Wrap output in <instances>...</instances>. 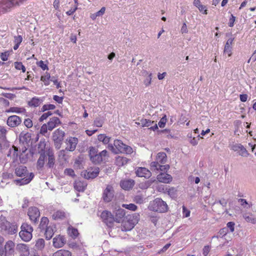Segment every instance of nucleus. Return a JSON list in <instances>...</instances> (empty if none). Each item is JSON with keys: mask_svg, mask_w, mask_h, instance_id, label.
<instances>
[{"mask_svg": "<svg viewBox=\"0 0 256 256\" xmlns=\"http://www.w3.org/2000/svg\"><path fill=\"white\" fill-rule=\"evenodd\" d=\"M15 174L18 176L24 177L15 180L16 184H19L20 186L28 184L34 176V174L32 172L28 173L26 167L24 166H20L16 168Z\"/></svg>", "mask_w": 256, "mask_h": 256, "instance_id": "f257e3e1", "label": "nucleus"}, {"mask_svg": "<svg viewBox=\"0 0 256 256\" xmlns=\"http://www.w3.org/2000/svg\"><path fill=\"white\" fill-rule=\"evenodd\" d=\"M0 228L6 234H13L17 232L18 226L8 222L2 216H0Z\"/></svg>", "mask_w": 256, "mask_h": 256, "instance_id": "f03ea898", "label": "nucleus"}, {"mask_svg": "<svg viewBox=\"0 0 256 256\" xmlns=\"http://www.w3.org/2000/svg\"><path fill=\"white\" fill-rule=\"evenodd\" d=\"M148 208L150 210L159 212H164L168 210V206L166 202L162 199L156 198L150 202Z\"/></svg>", "mask_w": 256, "mask_h": 256, "instance_id": "7ed1b4c3", "label": "nucleus"}, {"mask_svg": "<svg viewBox=\"0 0 256 256\" xmlns=\"http://www.w3.org/2000/svg\"><path fill=\"white\" fill-rule=\"evenodd\" d=\"M21 230L19 232L20 238L24 242H29L32 238V227L27 223H24L20 227Z\"/></svg>", "mask_w": 256, "mask_h": 256, "instance_id": "20e7f679", "label": "nucleus"}, {"mask_svg": "<svg viewBox=\"0 0 256 256\" xmlns=\"http://www.w3.org/2000/svg\"><path fill=\"white\" fill-rule=\"evenodd\" d=\"M139 215L134 214L126 217V221L123 222V226L125 230H130L138 224L139 220Z\"/></svg>", "mask_w": 256, "mask_h": 256, "instance_id": "39448f33", "label": "nucleus"}, {"mask_svg": "<svg viewBox=\"0 0 256 256\" xmlns=\"http://www.w3.org/2000/svg\"><path fill=\"white\" fill-rule=\"evenodd\" d=\"M102 221L108 226H113L114 222V216L108 210L103 211L100 215Z\"/></svg>", "mask_w": 256, "mask_h": 256, "instance_id": "423d86ee", "label": "nucleus"}, {"mask_svg": "<svg viewBox=\"0 0 256 256\" xmlns=\"http://www.w3.org/2000/svg\"><path fill=\"white\" fill-rule=\"evenodd\" d=\"M100 172V169L98 167H93L88 168L82 172V175L86 179H93L96 178Z\"/></svg>", "mask_w": 256, "mask_h": 256, "instance_id": "0eeeda50", "label": "nucleus"}, {"mask_svg": "<svg viewBox=\"0 0 256 256\" xmlns=\"http://www.w3.org/2000/svg\"><path fill=\"white\" fill-rule=\"evenodd\" d=\"M136 123L142 127H150L148 129L154 131L158 129L156 123L154 121H152L149 120L142 118L139 122H136Z\"/></svg>", "mask_w": 256, "mask_h": 256, "instance_id": "6e6552de", "label": "nucleus"}, {"mask_svg": "<svg viewBox=\"0 0 256 256\" xmlns=\"http://www.w3.org/2000/svg\"><path fill=\"white\" fill-rule=\"evenodd\" d=\"M114 196V190L111 186H108L103 192L102 198L104 202H111Z\"/></svg>", "mask_w": 256, "mask_h": 256, "instance_id": "1a4fd4ad", "label": "nucleus"}, {"mask_svg": "<svg viewBox=\"0 0 256 256\" xmlns=\"http://www.w3.org/2000/svg\"><path fill=\"white\" fill-rule=\"evenodd\" d=\"M28 214L32 221L34 224H36L38 222V219L40 216V212L37 208H28Z\"/></svg>", "mask_w": 256, "mask_h": 256, "instance_id": "9d476101", "label": "nucleus"}, {"mask_svg": "<svg viewBox=\"0 0 256 256\" xmlns=\"http://www.w3.org/2000/svg\"><path fill=\"white\" fill-rule=\"evenodd\" d=\"M65 143L66 145V148L70 152H74L78 143V139L75 137H70L66 140Z\"/></svg>", "mask_w": 256, "mask_h": 256, "instance_id": "9b49d317", "label": "nucleus"}, {"mask_svg": "<svg viewBox=\"0 0 256 256\" xmlns=\"http://www.w3.org/2000/svg\"><path fill=\"white\" fill-rule=\"evenodd\" d=\"M232 150L238 152V154L244 157H248L249 155L246 148L240 144H236L232 146Z\"/></svg>", "mask_w": 256, "mask_h": 256, "instance_id": "f8f14e48", "label": "nucleus"}, {"mask_svg": "<svg viewBox=\"0 0 256 256\" xmlns=\"http://www.w3.org/2000/svg\"><path fill=\"white\" fill-rule=\"evenodd\" d=\"M21 122V118L16 115L10 116L7 120V124L11 128L16 127L20 125Z\"/></svg>", "mask_w": 256, "mask_h": 256, "instance_id": "ddd939ff", "label": "nucleus"}, {"mask_svg": "<svg viewBox=\"0 0 256 256\" xmlns=\"http://www.w3.org/2000/svg\"><path fill=\"white\" fill-rule=\"evenodd\" d=\"M137 176L148 178L152 176L151 172L145 168H138L136 172Z\"/></svg>", "mask_w": 256, "mask_h": 256, "instance_id": "4468645a", "label": "nucleus"}, {"mask_svg": "<svg viewBox=\"0 0 256 256\" xmlns=\"http://www.w3.org/2000/svg\"><path fill=\"white\" fill-rule=\"evenodd\" d=\"M66 243L65 238L63 236L58 235L53 239V246L55 248H60L64 246Z\"/></svg>", "mask_w": 256, "mask_h": 256, "instance_id": "2eb2a0df", "label": "nucleus"}, {"mask_svg": "<svg viewBox=\"0 0 256 256\" xmlns=\"http://www.w3.org/2000/svg\"><path fill=\"white\" fill-rule=\"evenodd\" d=\"M14 243L12 240L7 242L4 246V249L6 251L5 256H8L12 255L14 252Z\"/></svg>", "mask_w": 256, "mask_h": 256, "instance_id": "dca6fc26", "label": "nucleus"}, {"mask_svg": "<svg viewBox=\"0 0 256 256\" xmlns=\"http://www.w3.org/2000/svg\"><path fill=\"white\" fill-rule=\"evenodd\" d=\"M126 214L125 210L122 208H119L116 211L115 216L114 217V222L117 223L122 222V219Z\"/></svg>", "mask_w": 256, "mask_h": 256, "instance_id": "f3484780", "label": "nucleus"}, {"mask_svg": "<svg viewBox=\"0 0 256 256\" xmlns=\"http://www.w3.org/2000/svg\"><path fill=\"white\" fill-rule=\"evenodd\" d=\"M158 180L161 182L168 183L172 180V177L170 175L165 173L162 172L157 176Z\"/></svg>", "mask_w": 256, "mask_h": 256, "instance_id": "a211bd4d", "label": "nucleus"}, {"mask_svg": "<svg viewBox=\"0 0 256 256\" xmlns=\"http://www.w3.org/2000/svg\"><path fill=\"white\" fill-rule=\"evenodd\" d=\"M134 184V181L132 180H124L120 182L121 188L125 190H129L132 188Z\"/></svg>", "mask_w": 256, "mask_h": 256, "instance_id": "6ab92c4d", "label": "nucleus"}, {"mask_svg": "<svg viewBox=\"0 0 256 256\" xmlns=\"http://www.w3.org/2000/svg\"><path fill=\"white\" fill-rule=\"evenodd\" d=\"M46 146V142L45 140H41L38 144L37 148H36V152L40 154V155L42 154H45V148ZM32 154H34L35 152H32Z\"/></svg>", "mask_w": 256, "mask_h": 256, "instance_id": "aec40b11", "label": "nucleus"}, {"mask_svg": "<svg viewBox=\"0 0 256 256\" xmlns=\"http://www.w3.org/2000/svg\"><path fill=\"white\" fill-rule=\"evenodd\" d=\"M60 122L57 117H53L51 118L48 122L47 126L49 130H52L56 126L60 124Z\"/></svg>", "mask_w": 256, "mask_h": 256, "instance_id": "412c9836", "label": "nucleus"}, {"mask_svg": "<svg viewBox=\"0 0 256 256\" xmlns=\"http://www.w3.org/2000/svg\"><path fill=\"white\" fill-rule=\"evenodd\" d=\"M54 228H56L54 226L50 225L48 227L42 231L44 232V234L46 239L49 240L52 238L54 234Z\"/></svg>", "mask_w": 256, "mask_h": 256, "instance_id": "4be33fe9", "label": "nucleus"}, {"mask_svg": "<svg viewBox=\"0 0 256 256\" xmlns=\"http://www.w3.org/2000/svg\"><path fill=\"white\" fill-rule=\"evenodd\" d=\"M233 40V38H230L229 39H228L224 46V53L225 54H228V56H230L232 54V48L231 46V45L232 43Z\"/></svg>", "mask_w": 256, "mask_h": 256, "instance_id": "5701e85b", "label": "nucleus"}, {"mask_svg": "<svg viewBox=\"0 0 256 256\" xmlns=\"http://www.w3.org/2000/svg\"><path fill=\"white\" fill-rule=\"evenodd\" d=\"M144 194L142 192H138L134 196H133V202L138 204H142L144 202Z\"/></svg>", "mask_w": 256, "mask_h": 256, "instance_id": "b1692460", "label": "nucleus"}, {"mask_svg": "<svg viewBox=\"0 0 256 256\" xmlns=\"http://www.w3.org/2000/svg\"><path fill=\"white\" fill-rule=\"evenodd\" d=\"M114 145L116 147V150L118 152V153L119 152H124L126 144H124L121 140H115L114 142Z\"/></svg>", "mask_w": 256, "mask_h": 256, "instance_id": "393cba45", "label": "nucleus"}, {"mask_svg": "<svg viewBox=\"0 0 256 256\" xmlns=\"http://www.w3.org/2000/svg\"><path fill=\"white\" fill-rule=\"evenodd\" d=\"M10 146L9 142L6 140L5 136H0V150L1 151L7 149Z\"/></svg>", "mask_w": 256, "mask_h": 256, "instance_id": "a878e982", "label": "nucleus"}, {"mask_svg": "<svg viewBox=\"0 0 256 256\" xmlns=\"http://www.w3.org/2000/svg\"><path fill=\"white\" fill-rule=\"evenodd\" d=\"M49 224V220L48 218L43 216L40 222V224L38 226V228L40 229V231L42 232L44 229H46L47 227H48Z\"/></svg>", "mask_w": 256, "mask_h": 256, "instance_id": "bb28decb", "label": "nucleus"}, {"mask_svg": "<svg viewBox=\"0 0 256 256\" xmlns=\"http://www.w3.org/2000/svg\"><path fill=\"white\" fill-rule=\"evenodd\" d=\"M69 152H70L69 150H66V148L64 150H60L58 154V157L64 161H66L70 157Z\"/></svg>", "mask_w": 256, "mask_h": 256, "instance_id": "cd10ccee", "label": "nucleus"}, {"mask_svg": "<svg viewBox=\"0 0 256 256\" xmlns=\"http://www.w3.org/2000/svg\"><path fill=\"white\" fill-rule=\"evenodd\" d=\"M16 250H18L20 254H29L28 246L23 244H19L16 246Z\"/></svg>", "mask_w": 256, "mask_h": 256, "instance_id": "c85d7f7f", "label": "nucleus"}, {"mask_svg": "<svg viewBox=\"0 0 256 256\" xmlns=\"http://www.w3.org/2000/svg\"><path fill=\"white\" fill-rule=\"evenodd\" d=\"M128 161L126 158L118 156L116 158V164L118 166H122L126 164Z\"/></svg>", "mask_w": 256, "mask_h": 256, "instance_id": "c756f323", "label": "nucleus"}, {"mask_svg": "<svg viewBox=\"0 0 256 256\" xmlns=\"http://www.w3.org/2000/svg\"><path fill=\"white\" fill-rule=\"evenodd\" d=\"M65 215L64 212L58 210L53 214L52 218L54 220H62L65 218Z\"/></svg>", "mask_w": 256, "mask_h": 256, "instance_id": "7c9ffc66", "label": "nucleus"}, {"mask_svg": "<svg viewBox=\"0 0 256 256\" xmlns=\"http://www.w3.org/2000/svg\"><path fill=\"white\" fill-rule=\"evenodd\" d=\"M86 185L84 182L80 180L76 181L74 184V188L78 192L84 191V190L86 188Z\"/></svg>", "mask_w": 256, "mask_h": 256, "instance_id": "2f4dec72", "label": "nucleus"}, {"mask_svg": "<svg viewBox=\"0 0 256 256\" xmlns=\"http://www.w3.org/2000/svg\"><path fill=\"white\" fill-rule=\"evenodd\" d=\"M20 139L22 142L28 144L31 140V134L29 132L26 134L22 132L20 135Z\"/></svg>", "mask_w": 256, "mask_h": 256, "instance_id": "473e14b6", "label": "nucleus"}, {"mask_svg": "<svg viewBox=\"0 0 256 256\" xmlns=\"http://www.w3.org/2000/svg\"><path fill=\"white\" fill-rule=\"evenodd\" d=\"M166 155L164 152H159L158 154L156 160L161 164H164L166 162Z\"/></svg>", "mask_w": 256, "mask_h": 256, "instance_id": "72a5a7b5", "label": "nucleus"}, {"mask_svg": "<svg viewBox=\"0 0 256 256\" xmlns=\"http://www.w3.org/2000/svg\"><path fill=\"white\" fill-rule=\"evenodd\" d=\"M6 112H15V113H24L26 112V110L22 108L18 107H11L9 109L6 110Z\"/></svg>", "mask_w": 256, "mask_h": 256, "instance_id": "f704fd0d", "label": "nucleus"}, {"mask_svg": "<svg viewBox=\"0 0 256 256\" xmlns=\"http://www.w3.org/2000/svg\"><path fill=\"white\" fill-rule=\"evenodd\" d=\"M243 218L248 222H250L252 224H256V218L252 214H244L243 215Z\"/></svg>", "mask_w": 256, "mask_h": 256, "instance_id": "c9c22d12", "label": "nucleus"}, {"mask_svg": "<svg viewBox=\"0 0 256 256\" xmlns=\"http://www.w3.org/2000/svg\"><path fill=\"white\" fill-rule=\"evenodd\" d=\"M53 256H72V254L68 250L62 249L55 252Z\"/></svg>", "mask_w": 256, "mask_h": 256, "instance_id": "e433bc0d", "label": "nucleus"}, {"mask_svg": "<svg viewBox=\"0 0 256 256\" xmlns=\"http://www.w3.org/2000/svg\"><path fill=\"white\" fill-rule=\"evenodd\" d=\"M64 132L62 130H56L52 136L53 139H60L64 140Z\"/></svg>", "mask_w": 256, "mask_h": 256, "instance_id": "4c0bfd02", "label": "nucleus"}, {"mask_svg": "<svg viewBox=\"0 0 256 256\" xmlns=\"http://www.w3.org/2000/svg\"><path fill=\"white\" fill-rule=\"evenodd\" d=\"M42 99L33 98L30 101L28 102V105L31 106H38L42 102Z\"/></svg>", "mask_w": 256, "mask_h": 256, "instance_id": "58836bf2", "label": "nucleus"}, {"mask_svg": "<svg viewBox=\"0 0 256 256\" xmlns=\"http://www.w3.org/2000/svg\"><path fill=\"white\" fill-rule=\"evenodd\" d=\"M90 160L94 164H98L103 160V158H102L100 155L98 153L90 158Z\"/></svg>", "mask_w": 256, "mask_h": 256, "instance_id": "ea45409f", "label": "nucleus"}, {"mask_svg": "<svg viewBox=\"0 0 256 256\" xmlns=\"http://www.w3.org/2000/svg\"><path fill=\"white\" fill-rule=\"evenodd\" d=\"M48 162L47 166L50 168H52L55 163V158L53 154H48Z\"/></svg>", "mask_w": 256, "mask_h": 256, "instance_id": "a19ab883", "label": "nucleus"}, {"mask_svg": "<svg viewBox=\"0 0 256 256\" xmlns=\"http://www.w3.org/2000/svg\"><path fill=\"white\" fill-rule=\"evenodd\" d=\"M46 157V155L44 154H42L40 155L37 162V166L39 168H42L44 166Z\"/></svg>", "mask_w": 256, "mask_h": 256, "instance_id": "79ce46f5", "label": "nucleus"}, {"mask_svg": "<svg viewBox=\"0 0 256 256\" xmlns=\"http://www.w3.org/2000/svg\"><path fill=\"white\" fill-rule=\"evenodd\" d=\"M84 158L82 156H79L75 160L74 166L77 168H80L82 167Z\"/></svg>", "mask_w": 256, "mask_h": 256, "instance_id": "37998d69", "label": "nucleus"}, {"mask_svg": "<svg viewBox=\"0 0 256 256\" xmlns=\"http://www.w3.org/2000/svg\"><path fill=\"white\" fill-rule=\"evenodd\" d=\"M98 138L99 141L102 142L104 144H108L110 139V138L103 134H99L98 136Z\"/></svg>", "mask_w": 256, "mask_h": 256, "instance_id": "c03bdc74", "label": "nucleus"}, {"mask_svg": "<svg viewBox=\"0 0 256 256\" xmlns=\"http://www.w3.org/2000/svg\"><path fill=\"white\" fill-rule=\"evenodd\" d=\"M36 247L38 250H42L45 246L44 240L43 238H39L36 242Z\"/></svg>", "mask_w": 256, "mask_h": 256, "instance_id": "a18cd8bd", "label": "nucleus"}, {"mask_svg": "<svg viewBox=\"0 0 256 256\" xmlns=\"http://www.w3.org/2000/svg\"><path fill=\"white\" fill-rule=\"evenodd\" d=\"M161 164L156 160L151 162L150 164V169L152 170H159Z\"/></svg>", "mask_w": 256, "mask_h": 256, "instance_id": "49530a36", "label": "nucleus"}, {"mask_svg": "<svg viewBox=\"0 0 256 256\" xmlns=\"http://www.w3.org/2000/svg\"><path fill=\"white\" fill-rule=\"evenodd\" d=\"M122 206L125 208L131 210L132 211H136L138 208L137 206L134 204H123Z\"/></svg>", "mask_w": 256, "mask_h": 256, "instance_id": "de8ad7c7", "label": "nucleus"}, {"mask_svg": "<svg viewBox=\"0 0 256 256\" xmlns=\"http://www.w3.org/2000/svg\"><path fill=\"white\" fill-rule=\"evenodd\" d=\"M56 108V106L54 104H44L42 106L41 111L44 112L46 110H54Z\"/></svg>", "mask_w": 256, "mask_h": 256, "instance_id": "09e8293b", "label": "nucleus"}, {"mask_svg": "<svg viewBox=\"0 0 256 256\" xmlns=\"http://www.w3.org/2000/svg\"><path fill=\"white\" fill-rule=\"evenodd\" d=\"M98 149L94 147L91 146L90 148L88 151V156L90 158L98 154Z\"/></svg>", "mask_w": 256, "mask_h": 256, "instance_id": "8fccbe9b", "label": "nucleus"}, {"mask_svg": "<svg viewBox=\"0 0 256 256\" xmlns=\"http://www.w3.org/2000/svg\"><path fill=\"white\" fill-rule=\"evenodd\" d=\"M14 64L16 69L22 70L24 72H26V68L21 62H15Z\"/></svg>", "mask_w": 256, "mask_h": 256, "instance_id": "3c124183", "label": "nucleus"}, {"mask_svg": "<svg viewBox=\"0 0 256 256\" xmlns=\"http://www.w3.org/2000/svg\"><path fill=\"white\" fill-rule=\"evenodd\" d=\"M50 78V74L48 73H46V75L41 76L40 80L44 82L45 85H48L49 83L48 82L47 80Z\"/></svg>", "mask_w": 256, "mask_h": 256, "instance_id": "603ef678", "label": "nucleus"}, {"mask_svg": "<svg viewBox=\"0 0 256 256\" xmlns=\"http://www.w3.org/2000/svg\"><path fill=\"white\" fill-rule=\"evenodd\" d=\"M190 212L184 206H182V217L188 218L190 216Z\"/></svg>", "mask_w": 256, "mask_h": 256, "instance_id": "864d4df0", "label": "nucleus"}, {"mask_svg": "<svg viewBox=\"0 0 256 256\" xmlns=\"http://www.w3.org/2000/svg\"><path fill=\"white\" fill-rule=\"evenodd\" d=\"M168 195L172 198L174 199L176 198V190L174 188H170L168 190Z\"/></svg>", "mask_w": 256, "mask_h": 256, "instance_id": "5fc2aeb1", "label": "nucleus"}, {"mask_svg": "<svg viewBox=\"0 0 256 256\" xmlns=\"http://www.w3.org/2000/svg\"><path fill=\"white\" fill-rule=\"evenodd\" d=\"M54 143V146L56 148L57 150H59L62 145V141L63 140H60V139H53Z\"/></svg>", "mask_w": 256, "mask_h": 256, "instance_id": "6e6d98bb", "label": "nucleus"}, {"mask_svg": "<svg viewBox=\"0 0 256 256\" xmlns=\"http://www.w3.org/2000/svg\"><path fill=\"white\" fill-rule=\"evenodd\" d=\"M64 172L66 175L70 176L72 177H74L75 176L74 172L72 168H66L64 170Z\"/></svg>", "mask_w": 256, "mask_h": 256, "instance_id": "4d7b16f0", "label": "nucleus"}, {"mask_svg": "<svg viewBox=\"0 0 256 256\" xmlns=\"http://www.w3.org/2000/svg\"><path fill=\"white\" fill-rule=\"evenodd\" d=\"M36 64L44 70H48V66L47 64H44L42 60H40V62H37Z\"/></svg>", "mask_w": 256, "mask_h": 256, "instance_id": "13d9d810", "label": "nucleus"}, {"mask_svg": "<svg viewBox=\"0 0 256 256\" xmlns=\"http://www.w3.org/2000/svg\"><path fill=\"white\" fill-rule=\"evenodd\" d=\"M166 116H163L160 120V121L159 122H158V126L160 128H164V126H165V124H166Z\"/></svg>", "mask_w": 256, "mask_h": 256, "instance_id": "bf43d9fd", "label": "nucleus"}, {"mask_svg": "<svg viewBox=\"0 0 256 256\" xmlns=\"http://www.w3.org/2000/svg\"><path fill=\"white\" fill-rule=\"evenodd\" d=\"M4 242V238L2 236H0V256H2L4 254L3 243Z\"/></svg>", "mask_w": 256, "mask_h": 256, "instance_id": "052dcab7", "label": "nucleus"}, {"mask_svg": "<svg viewBox=\"0 0 256 256\" xmlns=\"http://www.w3.org/2000/svg\"><path fill=\"white\" fill-rule=\"evenodd\" d=\"M24 124L28 128H32L33 125L32 120L30 118L26 119L24 121Z\"/></svg>", "mask_w": 256, "mask_h": 256, "instance_id": "680f3d73", "label": "nucleus"}, {"mask_svg": "<svg viewBox=\"0 0 256 256\" xmlns=\"http://www.w3.org/2000/svg\"><path fill=\"white\" fill-rule=\"evenodd\" d=\"M234 225H235V224L234 222H228L226 224V226H227L226 228H230V232H232L234 230Z\"/></svg>", "mask_w": 256, "mask_h": 256, "instance_id": "e2e57ef3", "label": "nucleus"}, {"mask_svg": "<svg viewBox=\"0 0 256 256\" xmlns=\"http://www.w3.org/2000/svg\"><path fill=\"white\" fill-rule=\"evenodd\" d=\"M2 96H4V97H5L7 98L10 99V100H13L14 98L16 97V96L14 94H8V93H2Z\"/></svg>", "mask_w": 256, "mask_h": 256, "instance_id": "0e129e2a", "label": "nucleus"}, {"mask_svg": "<svg viewBox=\"0 0 256 256\" xmlns=\"http://www.w3.org/2000/svg\"><path fill=\"white\" fill-rule=\"evenodd\" d=\"M22 41V37L21 36H14V44H20Z\"/></svg>", "mask_w": 256, "mask_h": 256, "instance_id": "69168bd1", "label": "nucleus"}, {"mask_svg": "<svg viewBox=\"0 0 256 256\" xmlns=\"http://www.w3.org/2000/svg\"><path fill=\"white\" fill-rule=\"evenodd\" d=\"M152 74H148V77L144 80V84L146 86H150L151 84Z\"/></svg>", "mask_w": 256, "mask_h": 256, "instance_id": "338daca9", "label": "nucleus"}, {"mask_svg": "<svg viewBox=\"0 0 256 256\" xmlns=\"http://www.w3.org/2000/svg\"><path fill=\"white\" fill-rule=\"evenodd\" d=\"M48 130V126L47 124H44L41 127L40 133L44 135L47 132Z\"/></svg>", "mask_w": 256, "mask_h": 256, "instance_id": "774afa93", "label": "nucleus"}]
</instances>
